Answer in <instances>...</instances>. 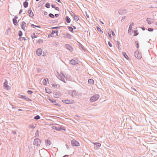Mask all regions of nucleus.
<instances>
[{
    "instance_id": "35",
    "label": "nucleus",
    "mask_w": 157,
    "mask_h": 157,
    "mask_svg": "<svg viewBox=\"0 0 157 157\" xmlns=\"http://www.w3.org/2000/svg\"><path fill=\"white\" fill-rule=\"evenodd\" d=\"M72 36H71V35L69 34L68 33H67L66 35L67 38L69 39H71V38Z\"/></svg>"
},
{
    "instance_id": "23",
    "label": "nucleus",
    "mask_w": 157,
    "mask_h": 157,
    "mask_svg": "<svg viewBox=\"0 0 157 157\" xmlns=\"http://www.w3.org/2000/svg\"><path fill=\"white\" fill-rule=\"evenodd\" d=\"M51 143V141L47 139L46 140L45 144L46 146H50Z\"/></svg>"
},
{
    "instance_id": "56",
    "label": "nucleus",
    "mask_w": 157,
    "mask_h": 157,
    "mask_svg": "<svg viewBox=\"0 0 157 157\" xmlns=\"http://www.w3.org/2000/svg\"><path fill=\"white\" fill-rule=\"evenodd\" d=\"M36 25H35L34 24H32L31 25V27L33 28H35L36 27Z\"/></svg>"
},
{
    "instance_id": "2",
    "label": "nucleus",
    "mask_w": 157,
    "mask_h": 157,
    "mask_svg": "<svg viewBox=\"0 0 157 157\" xmlns=\"http://www.w3.org/2000/svg\"><path fill=\"white\" fill-rule=\"evenodd\" d=\"M135 57L138 59H140L142 58V55L140 52V50L137 49L134 53Z\"/></svg>"
},
{
    "instance_id": "55",
    "label": "nucleus",
    "mask_w": 157,
    "mask_h": 157,
    "mask_svg": "<svg viewBox=\"0 0 157 157\" xmlns=\"http://www.w3.org/2000/svg\"><path fill=\"white\" fill-rule=\"evenodd\" d=\"M41 42L42 43H43V40L41 39H39L37 41V42L38 44H40Z\"/></svg>"
},
{
    "instance_id": "60",
    "label": "nucleus",
    "mask_w": 157,
    "mask_h": 157,
    "mask_svg": "<svg viewBox=\"0 0 157 157\" xmlns=\"http://www.w3.org/2000/svg\"><path fill=\"white\" fill-rule=\"evenodd\" d=\"M59 31L58 30L55 31V33L56 34V36H58Z\"/></svg>"
},
{
    "instance_id": "19",
    "label": "nucleus",
    "mask_w": 157,
    "mask_h": 157,
    "mask_svg": "<svg viewBox=\"0 0 157 157\" xmlns=\"http://www.w3.org/2000/svg\"><path fill=\"white\" fill-rule=\"evenodd\" d=\"M48 82V78H44L42 82L43 84L44 85H46L47 83V82Z\"/></svg>"
},
{
    "instance_id": "14",
    "label": "nucleus",
    "mask_w": 157,
    "mask_h": 157,
    "mask_svg": "<svg viewBox=\"0 0 157 157\" xmlns=\"http://www.w3.org/2000/svg\"><path fill=\"white\" fill-rule=\"evenodd\" d=\"M8 82L7 80L5 79V82L3 83V86L6 89H8L9 87H10V86L8 85Z\"/></svg>"
},
{
    "instance_id": "27",
    "label": "nucleus",
    "mask_w": 157,
    "mask_h": 157,
    "mask_svg": "<svg viewBox=\"0 0 157 157\" xmlns=\"http://www.w3.org/2000/svg\"><path fill=\"white\" fill-rule=\"evenodd\" d=\"M45 92L46 93L48 94H50L51 93V90L49 89L47 87L45 88Z\"/></svg>"
},
{
    "instance_id": "58",
    "label": "nucleus",
    "mask_w": 157,
    "mask_h": 157,
    "mask_svg": "<svg viewBox=\"0 0 157 157\" xmlns=\"http://www.w3.org/2000/svg\"><path fill=\"white\" fill-rule=\"evenodd\" d=\"M65 77H64L63 78H66V79H67V78H68V77H69L70 76H69V75H64Z\"/></svg>"
},
{
    "instance_id": "6",
    "label": "nucleus",
    "mask_w": 157,
    "mask_h": 157,
    "mask_svg": "<svg viewBox=\"0 0 157 157\" xmlns=\"http://www.w3.org/2000/svg\"><path fill=\"white\" fill-rule=\"evenodd\" d=\"M47 98L52 103H53L55 105H57L59 107H60L61 106L60 105L57 103L56 100L53 99L52 98H51L50 97L48 98Z\"/></svg>"
},
{
    "instance_id": "12",
    "label": "nucleus",
    "mask_w": 157,
    "mask_h": 157,
    "mask_svg": "<svg viewBox=\"0 0 157 157\" xmlns=\"http://www.w3.org/2000/svg\"><path fill=\"white\" fill-rule=\"evenodd\" d=\"M42 53V50L40 48H38L36 51V54L37 56H40L41 55Z\"/></svg>"
},
{
    "instance_id": "10",
    "label": "nucleus",
    "mask_w": 157,
    "mask_h": 157,
    "mask_svg": "<svg viewBox=\"0 0 157 157\" xmlns=\"http://www.w3.org/2000/svg\"><path fill=\"white\" fill-rule=\"evenodd\" d=\"M27 13L29 17H32L33 16H34L33 13L32 12V10L30 8H29L28 10Z\"/></svg>"
},
{
    "instance_id": "4",
    "label": "nucleus",
    "mask_w": 157,
    "mask_h": 157,
    "mask_svg": "<svg viewBox=\"0 0 157 157\" xmlns=\"http://www.w3.org/2000/svg\"><path fill=\"white\" fill-rule=\"evenodd\" d=\"M71 144L72 146L75 147H78L80 145L79 143L75 139L71 140Z\"/></svg>"
},
{
    "instance_id": "33",
    "label": "nucleus",
    "mask_w": 157,
    "mask_h": 157,
    "mask_svg": "<svg viewBox=\"0 0 157 157\" xmlns=\"http://www.w3.org/2000/svg\"><path fill=\"white\" fill-rule=\"evenodd\" d=\"M58 22V21L57 20H52L50 22V23H57Z\"/></svg>"
},
{
    "instance_id": "17",
    "label": "nucleus",
    "mask_w": 157,
    "mask_h": 157,
    "mask_svg": "<svg viewBox=\"0 0 157 157\" xmlns=\"http://www.w3.org/2000/svg\"><path fill=\"white\" fill-rule=\"evenodd\" d=\"M94 146L95 148H99L101 147V144L99 143H93Z\"/></svg>"
},
{
    "instance_id": "64",
    "label": "nucleus",
    "mask_w": 157,
    "mask_h": 157,
    "mask_svg": "<svg viewBox=\"0 0 157 157\" xmlns=\"http://www.w3.org/2000/svg\"><path fill=\"white\" fill-rule=\"evenodd\" d=\"M54 15L56 17H57L59 16V14L58 13H56Z\"/></svg>"
},
{
    "instance_id": "49",
    "label": "nucleus",
    "mask_w": 157,
    "mask_h": 157,
    "mask_svg": "<svg viewBox=\"0 0 157 157\" xmlns=\"http://www.w3.org/2000/svg\"><path fill=\"white\" fill-rule=\"evenodd\" d=\"M147 30L149 32H151L153 31L154 29L152 28H149L147 29Z\"/></svg>"
},
{
    "instance_id": "15",
    "label": "nucleus",
    "mask_w": 157,
    "mask_h": 157,
    "mask_svg": "<svg viewBox=\"0 0 157 157\" xmlns=\"http://www.w3.org/2000/svg\"><path fill=\"white\" fill-rule=\"evenodd\" d=\"M69 62L70 63L73 65H75L78 64L77 61L73 59H72L70 60Z\"/></svg>"
},
{
    "instance_id": "18",
    "label": "nucleus",
    "mask_w": 157,
    "mask_h": 157,
    "mask_svg": "<svg viewBox=\"0 0 157 157\" xmlns=\"http://www.w3.org/2000/svg\"><path fill=\"white\" fill-rule=\"evenodd\" d=\"M134 25V24L133 22H132L130 24L129 26L128 29V32H130L132 30V27Z\"/></svg>"
},
{
    "instance_id": "43",
    "label": "nucleus",
    "mask_w": 157,
    "mask_h": 157,
    "mask_svg": "<svg viewBox=\"0 0 157 157\" xmlns=\"http://www.w3.org/2000/svg\"><path fill=\"white\" fill-rule=\"evenodd\" d=\"M27 93L29 95H31L33 93V92L31 90H28L27 91Z\"/></svg>"
},
{
    "instance_id": "46",
    "label": "nucleus",
    "mask_w": 157,
    "mask_h": 157,
    "mask_svg": "<svg viewBox=\"0 0 157 157\" xmlns=\"http://www.w3.org/2000/svg\"><path fill=\"white\" fill-rule=\"evenodd\" d=\"M61 79H59L60 80H61V81H62V82H64V83H66V81L64 79V78L63 77H61V78H60Z\"/></svg>"
},
{
    "instance_id": "31",
    "label": "nucleus",
    "mask_w": 157,
    "mask_h": 157,
    "mask_svg": "<svg viewBox=\"0 0 157 157\" xmlns=\"http://www.w3.org/2000/svg\"><path fill=\"white\" fill-rule=\"evenodd\" d=\"M146 21H147L148 24L150 25L151 23V18H147L146 19Z\"/></svg>"
},
{
    "instance_id": "61",
    "label": "nucleus",
    "mask_w": 157,
    "mask_h": 157,
    "mask_svg": "<svg viewBox=\"0 0 157 157\" xmlns=\"http://www.w3.org/2000/svg\"><path fill=\"white\" fill-rule=\"evenodd\" d=\"M55 9L56 10H57L58 11H59V8L58 7H56L55 6Z\"/></svg>"
},
{
    "instance_id": "54",
    "label": "nucleus",
    "mask_w": 157,
    "mask_h": 157,
    "mask_svg": "<svg viewBox=\"0 0 157 157\" xmlns=\"http://www.w3.org/2000/svg\"><path fill=\"white\" fill-rule=\"evenodd\" d=\"M108 44L110 47H112V44L110 41H109L108 42Z\"/></svg>"
},
{
    "instance_id": "20",
    "label": "nucleus",
    "mask_w": 157,
    "mask_h": 157,
    "mask_svg": "<svg viewBox=\"0 0 157 157\" xmlns=\"http://www.w3.org/2000/svg\"><path fill=\"white\" fill-rule=\"evenodd\" d=\"M122 54L125 58L127 60L128 59H129L128 57V55H127V54H126V52H122Z\"/></svg>"
},
{
    "instance_id": "59",
    "label": "nucleus",
    "mask_w": 157,
    "mask_h": 157,
    "mask_svg": "<svg viewBox=\"0 0 157 157\" xmlns=\"http://www.w3.org/2000/svg\"><path fill=\"white\" fill-rule=\"evenodd\" d=\"M108 36H109V38H110L112 39L113 37L111 36V34L110 33H109V32H108Z\"/></svg>"
},
{
    "instance_id": "34",
    "label": "nucleus",
    "mask_w": 157,
    "mask_h": 157,
    "mask_svg": "<svg viewBox=\"0 0 157 157\" xmlns=\"http://www.w3.org/2000/svg\"><path fill=\"white\" fill-rule=\"evenodd\" d=\"M23 35V33L21 31L19 30L18 31V35L20 37H21Z\"/></svg>"
},
{
    "instance_id": "51",
    "label": "nucleus",
    "mask_w": 157,
    "mask_h": 157,
    "mask_svg": "<svg viewBox=\"0 0 157 157\" xmlns=\"http://www.w3.org/2000/svg\"><path fill=\"white\" fill-rule=\"evenodd\" d=\"M31 38L32 39H34V38L37 37L38 36V35H34V36H33L31 35Z\"/></svg>"
},
{
    "instance_id": "50",
    "label": "nucleus",
    "mask_w": 157,
    "mask_h": 157,
    "mask_svg": "<svg viewBox=\"0 0 157 157\" xmlns=\"http://www.w3.org/2000/svg\"><path fill=\"white\" fill-rule=\"evenodd\" d=\"M64 75H64L63 73L62 72H60V75H59V76L60 77V78H61V77H62H62H65Z\"/></svg>"
},
{
    "instance_id": "37",
    "label": "nucleus",
    "mask_w": 157,
    "mask_h": 157,
    "mask_svg": "<svg viewBox=\"0 0 157 157\" xmlns=\"http://www.w3.org/2000/svg\"><path fill=\"white\" fill-rule=\"evenodd\" d=\"M40 118V117L39 115H37L35 116L34 117V119L36 120L39 119Z\"/></svg>"
},
{
    "instance_id": "32",
    "label": "nucleus",
    "mask_w": 157,
    "mask_h": 157,
    "mask_svg": "<svg viewBox=\"0 0 157 157\" xmlns=\"http://www.w3.org/2000/svg\"><path fill=\"white\" fill-rule=\"evenodd\" d=\"M134 32V36H136L139 34V33L138 32L137 30H134L133 31Z\"/></svg>"
},
{
    "instance_id": "62",
    "label": "nucleus",
    "mask_w": 157,
    "mask_h": 157,
    "mask_svg": "<svg viewBox=\"0 0 157 157\" xmlns=\"http://www.w3.org/2000/svg\"><path fill=\"white\" fill-rule=\"evenodd\" d=\"M111 33H112V35L113 36H115V34L114 33V32L113 31L111 30Z\"/></svg>"
},
{
    "instance_id": "42",
    "label": "nucleus",
    "mask_w": 157,
    "mask_h": 157,
    "mask_svg": "<svg viewBox=\"0 0 157 157\" xmlns=\"http://www.w3.org/2000/svg\"><path fill=\"white\" fill-rule=\"evenodd\" d=\"M135 44L136 45V48H138L139 47V44L138 42L137 41H135Z\"/></svg>"
},
{
    "instance_id": "9",
    "label": "nucleus",
    "mask_w": 157,
    "mask_h": 157,
    "mask_svg": "<svg viewBox=\"0 0 157 157\" xmlns=\"http://www.w3.org/2000/svg\"><path fill=\"white\" fill-rule=\"evenodd\" d=\"M70 95L72 97H75V96H78L79 95L78 92L75 90H72L71 92H70Z\"/></svg>"
},
{
    "instance_id": "24",
    "label": "nucleus",
    "mask_w": 157,
    "mask_h": 157,
    "mask_svg": "<svg viewBox=\"0 0 157 157\" xmlns=\"http://www.w3.org/2000/svg\"><path fill=\"white\" fill-rule=\"evenodd\" d=\"M88 82L89 83L93 85L94 83V81L93 79H88Z\"/></svg>"
},
{
    "instance_id": "26",
    "label": "nucleus",
    "mask_w": 157,
    "mask_h": 157,
    "mask_svg": "<svg viewBox=\"0 0 157 157\" xmlns=\"http://www.w3.org/2000/svg\"><path fill=\"white\" fill-rule=\"evenodd\" d=\"M18 97L19 98L23 99L25 100V98H26V96L19 94L18 95Z\"/></svg>"
},
{
    "instance_id": "30",
    "label": "nucleus",
    "mask_w": 157,
    "mask_h": 157,
    "mask_svg": "<svg viewBox=\"0 0 157 157\" xmlns=\"http://www.w3.org/2000/svg\"><path fill=\"white\" fill-rule=\"evenodd\" d=\"M28 39V38L24 37H20L18 38V40L20 41H22L23 40H26V39Z\"/></svg>"
},
{
    "instance_id": "36",
    "label": "nucleus",
    "mask_w": 157,
    "mask_h": 157,
    "mask_svg": "<svg viewBox=\"0 0 157 157\" xmlns=\"http://www.w3.org/2000/svg\"><path fill=\"white\" fill-rule=\"evenodd\" d=\"M62 27L61 26H56V27H51L52 29H59L60 28Z\"/></svg>"
},
{
    "instance_id": "40",
    "label": "nucleus",
    "mask_w": 157,
    "mask_h": 157,
    "mask_svg": "<svg viewBox=\"0 0 157 157\" xmlns=\"http://www.w3.org/2000/svg\"><path fill=\"white\" fill-rule=\"evenodd\" d=\"M11 30V29L10 28H9L5 32V33L6 34H8V33L9 32H10Z\"/></svg>"
},
{
    "instance_id": "39",
    "label": "nucleus",
    "mask_w": 157,
    "mask_h": 157,
    "mask_svg": "<svg viewBox=\"0 0 157 157\" xmlns=\"http://www.w3.org/2000/svg\"><path fill=\"white\" fill-rule=\"evenodd\" d=\"M48 16L51 18H54L55 17L54 15L52 13H50L48 14Z\"/></svg>"
},
{
    "instance_id": "28",
    "label": "nucleus",
    "mask_w": 157,
    "mask_h": 157,
    "mask_svg": "<svg viewBox=\"0 0 157 157\" xmlns=\"http://www.w3.org/2000/svg\"><path fill=\"white\" fill-rule=\"evenodd\" d=\"M115 41L116 43V46L118 47V49H119L120 47V43L118 41L115 40Z\"/></svg>"
},
{
    "instance_id": "16",
    "label": "nucleus",
    "mask_w": 157,
    "mask_h": 157,
    "mask_svg": "<svg viewBox=\"0 0 157 157\" xmlns=\"http://www.w3.org/2000/svg\"><path fill=\"white\" fill-rule=\"evenodd\" d=\"M126 9H122L120 10L118 13L120 14H122L126 13Z\"/></svg>"
},
{
    "instance_id": "52",
    "label": "nucleus",
    "mask_w": 157,
    "mask_h": 157,
    "mask_svg": "<svg viewBox=\"0 0 157 157\" xmlns=\"http://www.w3.org/2000/svg\"><path fill=\"white\" fill-rule=\"evenodd\" d=\"M38 132H39V131L38 130H37L36 131L35 134V137H36L37 136V135H38V136H39V134Z\"/></svg>"
},
{
    "instance_id": "3",
    "label": "nucleus",
    "mask_w": 157,
    "mask_h": 157,
    "mask_svg": "<svg viewBox=\"0 0 157 157\" xmlns=\"http://www.w3.org/2000/svg\"><path fill=\"white\" fill-rule=\"evenodd\" d=\"M52 128L53 130H55L58 131H59L61 130L65 131L66 130L65 127L62 126H60L58 127H57L55 126H53L52 127Z\"/></svg>"
},
{
    "instance_id": "5",
    "label": "nucleus",
    "mask_w": 157,
    "mask_h": 157,
    "mask_svg": "<svg viewBox=\"0 0 157 157\" xmlns=\"http://www.w3.org/2000/svg\"><path fill=\"white\" fill-rule=\"evenodd\" d=\"M40 140L38 138H36L34 139L33 144L34 145L38 146L40 145Z\"/></svg>"
},
{
    "instance_id": "48",
    "label": "nucleus",
    "mask_w": 157,
    "mask_h": 157,
    "mask_svg": "<svg viewBox=\"0 0 157 157\" xmlns=\"http://www.w3.org/2000/svg\"><path fill=\"white\" fill-rule=\"evenodd\" d=\"M25 100L28 101H32L31 99L28 98L26 96V98L25 99Z\"/></svg>"
},
{
    "instance_id": "41",
    "label": "nucleus",
    "mask_w": 157,
    "mask_h": 157,
    "mask_svg": "<svg viewBox=\"0 0 157 157\" xmlns=\"http://www.w3.org/2000/svg\"><path fill=\"white\" fill-rule=\"evenodd\" d=\"M96 28L98 31L103 33V31L101 30V28L97 26L96 27Z\"/></svg>"
},
{
    "instance_id": "57",
    "label": "nucleus",
    "mask_w": 157,
    "mask_h": 157,
    "mask_svg": "<svg viewBox=\"0 0 157 157\" xmlns=\"http://www.w3.org/2000/svg\"><path fill=\"white\" fill-rule=\"evenodd\" d=\"M43 56H45L47 53V51H43Z\"/></svg>"
},
{
    "instance_id": "8",
    "label": "nucleus",
    "mask_w": 157,
    "mask_h": 157,
    "mask_svg": "<svg viewBox=\"0 0 157 157\" xmlns=\"http://www.w3.org/2000/svg\"><path fill=\"white\" fill-rule=\"evenodd\" d=\"M71 12V15L73 17L75 21H77L79 19L77 15H75L73 12Z\"/></svg>"
},
{
    "instance_id": "45",
    "label": "nucleus",
    "mask_w": 157,
    "mask_h": 157,
    "mask_svg": "<svg viewBox=\"0 0 157 157\" xmlns=\"http://www.w3.org/2000/svg\"><path fill=\"white\" fill-rule=\"evenodd\" d=\"M52 86L55 88H57V86L58 85L56 84L55 83H52Z\"/></svg>"
},
{
    "instance_id": "29",
    "label": "nucleus",
    "mask_w": 157,
    "mask_h": 157,
    "mask_svg": "<svg viewBox=\"0 0 157 157\" xmlns=\"http://www.w3.org/2000/svg\"><path fill=\"white\" fill-rule=\"evenodd\" d=\"M69 31L73 33L74 31H73V29L72 27L71 26H69L67 27Z\"/></svg>"
},
{
    "instance_id": "11",
    "label": "nucleus",
    "mask_w": 157,
    "mask_h": 157,
    "mask_svg": "<svg viewBox=\"0 0 157 157\" xmlns=\"http://www.w3.org/2000/svg\"><path fill=\"white\" fill-rule=\"evenodd\" d=\"M65 47L67 49L69 50L70 52H72L73 50V49L72 47L69 44H66L65 45Z\"/></svg>"
},
{
    "instance_id": "63",
    "label": "nucleus",
    "mask_w": 157,
    "mask_h": 157,
    "mask_svg": "<svg viewBox=\"0 0 157 157\" xmlns=\"http://www.w3.org/2000/svg\"><path fill=\"white\" fill-rule=\"evenodd\" d=\"M56 6V5L55 4H52L51 5V7L52 8H55Z\"/></svg>"
},
{
    "instance_id": "25",
    "label": "nucleus",
    "mask_w": 157,
    "mask_h": 157,
    "mask_svg": "<svg viewBox=\"0 0 157 157\" xmlns=\"http://www.w3.org/2000/svg\"><path fill=\"white\" fill-rule=\"evenodd\" d=\"M13 22V24L15 26H17L18 25V22L17 21V19H13L12 20Z\"/></svg>"
},
{
    "instance_id": "21",
    "label": "nucleus",
    "mask_w": 157,
    "mask_h": 157,
    "mask_svg": "<svg viewBox=\"0 0 157 157\" xmlns=\"http://www.w3.org/2000/svg\"><path fill=\"white\" fill-rule=\"evenodd\" d=\"M65 20L66 22L68 23H70L71 21L70 18L68 16H66L65 17Z\"/></svg>"
},
{
    "instance_id": "1",
    "label": "nucleus",
    "mask_w": 157,
    "mask_h": 157,
    "mask_svg": "<svg viewBox=\"0 0 157 157\" xmlns=\"http://www.w3.org/2000/svg\"><path fill=\"white\" fill-rule=\"evenodd\" d=\"M99 95L98 94L94 95L90 99V102H93L97 101L99 98Z\"/></svg>"
},
{
    "instance_id": "53",
    "label": "nucleus",
    "mask_w": 157,
    "mask_h": 157,
    "mask_svg": "<svg viewBox=\"0 0 157 157\" xmlns=\"http://www.w3.org/2000/svg\"><path fill=\"white\" fill-rule=\"evenodd\" d=\"M53 37V35L52 33L49 34L48 36V38Z\"/></svg>"
},
{
    "instance_id": "38",
    "label": "nucleus",
    "mask_w": 157,
    "mask_h": 157,
    "mask_svg": "<svg viewBox=\"0 0 157 157\" xmlns=\"http://www.w3.org/2000/svg\"><path fill=\"white\" fill-rule=\"evenodd\" d=\"M45 6L46 8H47L48 9L50 8V3L48 2L46 3L45 4Z\"/></svg>"
},
{
    "instance_id": "22",
    "label": "nucleus",
    "mask_w": 157,
    "mask_h": 157,
    "mask_svg": "<svg viewBox=\"0 0 157 157\" xmlns=\"http://www.w3.org/2000/svg\"><path fill=\"white\" fill-rule=\"evenodd\" d=\"M29 3L26 1H25L23 2V5L25 8H26L28 7Z\"/></svg>"
},
{
    "instance_id": "7",
    "label": "nucleus",
    "mask_w": 157,
    "mask_h": 157,
    "mask_svg": "<svg viewBox=\"0 0 157 157\" xmlns=\"http://www.w3.org/2000/svg\"><path fill=\"white\" fill-rule=\"evenodd\" d=\"M62 101L67 104H72L74 102V101L73 100H70L68 99L66 100H62Z\"/></svg>"
},
{
    "instance_id": "44",
    "label": "nucleus",
    "mask_w": 157,
    "mask_h": 157,
    "mask_svg": "<svg viewBox=\"0 0 157 157\" xmlns=\"http://www.w3.org/2000/svg\"><path fill=\"white\" fill-rule=\"evenodd\" d=\"M79 47L83 50H85V48L81 44H80V45H79Z\"/></svg>"
},
{
    "instance_id": "47",
    "label": "nucleus",
    "mask_w": 157,
    "mask_h": 157,
    "mask_svg": "<svg viewBox=\"0 0 157 157\" xmlns=\"http://www.w3.org/2000/svg\"><path fill=\"white\" fill-rule=\"evenodd\" d=\"M35 127L36 126H34L33 124L30 125L29 126V128L31 129H34Z\"/></svg>"
},
{
    "instance_id": "13",
    "label": "nucleus",
    "mask_w": 157,
    "mask_h": 157,
    "mask_svg": "<svg viewBox=\"0 0 157 157\" xmlns=\"http://www.w3.org/2000/svg\"><path fill=\"white\" fill-rule=\"evenodd\" d=\"M21 27V29L24 31H25V27L26 26V23L24 21L22 22L21 23L20 25Z\"/></svg>"
}]
</instances>
